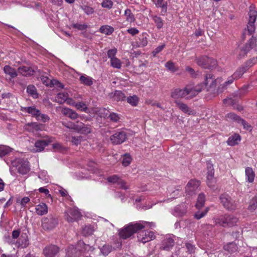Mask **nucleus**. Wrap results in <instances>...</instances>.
Here are the masks:
<instances>
[{"label":"nucleus","instance_id":"nucleus-19","mask_svg":"<svg viewBox=\"0 0 257 257\" xmlns=\"http://www.w3.org/2000/svg\"><path fill=\"white\" fill-rule=\"evenodd\" d=\"M42 124L37 122H29L24 125V129L29 132L38 131L42 129Z\"/></svg>","mask_w":257,"mask_h":257},{"label":"nucleus","instance_id":"nucleus-43","mask_svg":"<svg viewBox=\"0 0 257 257\" xmlns=\"http://www.w3.org/2000/svg\"><path fill=\"white\" fill-rule=\"evenodd\" d=\"M27 91L35 98H37L38 96V94L37 92V89L35 86L33 85H30L27 87Z\"/></svg>","mask_w":257,"mask_h":257},{"label":"nucleus","instance_id":"nucleus-39","mask_svg":"<svg viewBox=\"0 0 257 257\" xmlns=\"http://www.w3.org/2000/svg\"><path fill=\"white\" fill-rule=\"evenodd\" d=\"M152 19L155 22L156 26L158 29H160L163 28L164 26V21L160 17L156 15L153 16Z\"/></svg>","mask_w":257,"mask_h":257},{"label":"nucleus","instance_id":"nucleus-32","mask_svg":"<svg viewBox=\"0 0 257 257\" xmlns=\"http://www.w3.org/2000/svg\"><path fill=\"white\" fill-rule=\"evenodd\" d=\"M247 70V67H245L244 65H242L237 70L232 74L236 79L240 78L242 75L245 73Z\"/></svg>","mask_w":257,"mask_h":257},{"label":"nucleus","instance_id":"nucleus-50","mask_svg":"<svg viewBox=\"0 0 257 257\" xmlns=\"http://www.w3.org/2000/svg\"><path fill=\"white\" fill-rule=\"evenodd\" d=\"M38 113V115L36 118L37 120L42 121L43 122H46L50 119V117L48 115L41 113L40 111Z\"/></svg>","mask_w":257,"mask_h":257},{"label":"nucleus","instance_id":"nucleus-2","mask_svg":"<svg viewBox=\"0 0 257 257\" xmlns=\"http://www.w3.org/2000/svg\"><path fill=\"white\" fill-rule=\"evenodd\" d=\"M154 226L155 224L152 222L141 221L136 223H130L127 226L120 229L118 234L120 238L125 239L145 227L152 228Z\"/></svg>","mask_w":257,"mask_h":257},{"label":"nucleus","instance_id":"nucleus-59","mask_svg":"<svg viewBox=\"0 0 257 257\" xmlns=\"http://www.w3.org/2000/svg\"><path fill=\"white\" fill-rule=\"evenodd\" d=\"M165 66L169 70L172 72H175L177 71V69L175 66L174 63L170 61L166 63Z\"/></svg>","mask_w":257,"mask_h":257},{"label":"nucleus","instance_id":"nucleus-45","mask_svg":"<svg viewBox=\"0 0 257 257\" xmlns=\"http://www.w3.org/2000/svg\"><path fill=\"white\" fill-rule=\"evenodd\" d=\"M132 160L131 155L129 154H125L122 158V164L123 166L126 167L131 164Z\"/></svg>","mask_w":257,"mask_h":257},{"label":"nucleus","instance_id":"nucleus-49","mask_svg":"<svg viewBox=\"0 0 257 257\" xmlns=\"http://www.w3.org/2000/svg\"><path fill=\"white\" fill-rule=\"evenodd\" d=\"M80 8L87 15H90L94 13V9L88 6L83 5L81 6Z\"/></svg>","mask_w":257,"mask_h":257},{"label":"nucleus","instance_id":"nucleus-27","mask_svg":"<svg viewBox=\"0 0 257 257\" xmlns=\"http://www.w3.org/2000/svg\"><path fill=\"white\" fill-rule=\"evenodd\" d=\"M49 142L46 140H39L36 142L35 146L36 149V152H41L43 151L45 147L48 146Z\"/></svg>","mask_w":257,"mask_h":257},{"label":"nucleus","instance_id":"nucleus-3","mask_svg":"<svg viewBox=\"0 0 257 257\" xmlns=\"http://www.w3.org/2000/svg\"><path fill=\"white\" fill-rule=\"evenodd\" d=\"M238 221L237 217L231 214H225L214 219L215 225H218L223 227H232L236 225Z\"/></svg>","mask_w":257,"mask_h":257},{"label":"nucleus","instance_id":"nucleus-1","mask_svg":"<svg viewBox=\"0 0 257 257\" xmlns=\"http://www.w3.org/2000/svg\"><path fill=\"white\" fill-rule=\"evenodd\" d=\"M205 79L203 84H201L195 87L191 85L186 86L183 89H175L171 92V96L175 100L185 97L187 99H191L200 92L204 86H206L210 83V87H214L216 86V80L214 75L211 73L205 75Z\"/></svg>","mask_w":257,"mask_h":257},{"label":"nucleus","instance_id":"nucleus-10","mask_svg":"<svg viewBox=\"0 0 257 257\" xmlns=\"http://www.w3.org/2000/svg\"><path fill=\"white\" fill-rule=\"evenodd\" d=\"M13 166H16L18 172L22 175L26 174L30 170L29 162L23 159L13 163Z\"/></svg>","mask_w":257,"mask_h":257},{"label":"nucleus","instance_id":"nucleus-48","mask_svg":"<svg viewBox=\"0 0 257 257\" xmlns=\"http://www.w3.org/2000/svg\"><path fill=\"white\" fill-rule=\"evenodd\" d=\"M148 44V38L147 37V34L146 33H143L141 36L140 38V42L139 44V46L141 47H144L147 46Z\"/></svg>","mask_w":257,"mask_h":257},{"label":"nucleus","instance_id":"nucleus-63","mask_svg":"<svg viewBox=\"0 0 257 257\" xmlns=\"http://www.w3.org/2000/svg\"><path fill=\"white\" fill-rule=\"evenodd\" d=\"M165 45L164 44H162L160 46L157 47L153 52L152 54L153 56H156L157 54L160 53L161 51L163 50V49L165 48Z\"/></svg>","mask_w":257,"mask_h":257},{"label":"nucleus","instance_id":"nucleus-34","mask_svg":"<svg viewBox=\"0 0 257 257\" xmlns=\"http://www.w3.org/2000/svg\"><path fill=\"white\" fill-rule=\"evenodd\" d=\"M68 97L67 93L60 92L57 94L56 97V101L59 104H62L65 102Z\"/></svg>","mask_w":257,"mask_h":257},{"label":"nucleus","instance_id":"nucleus-6","mask_svg":"<svg viewBox=\"0 0 257 257\" xmlns=\"http://www.w3.org/2000/svg\"><path fill=\"white\" fill-rule=\"evenodd\" d=\"M251 49H253L257 51V35L252 36L248 42L246 43L241 48L239 54V58L243 57Z\"/></svg>","mask_w":257,"mask_h":257},{"label":"nucleus","instance_id":"nucleus-53","mask_svg":"<svg viewBox=\"0 0 257 257\" xmlns=\"http://www.w3.org/2000/svg\"><path fill=\"white\" fill-rule=\"evenodd\" d=\"M41 80L45 85H46L47 86H50L51 87L54 86V84L53 83V80H50L48 77L43 76L41 78Z\"/></svg>","mask_w":257,"mask_h":257},{"label":"nucleus","instance_id":"nucleus-23","mask_svg":"<svg viewBox=\"0 0 257 257\" xmlns=\"http://www.w3.org/2000/svg\"><path fill=\"white\" fill-rule=\"evenodd\" d=\"M186 212V209L184 204L177 206L174 210L173 215L176 216H182Z\"/></svg>","mask_w":257,"mask_h":257},{"label":"nucleus","instance_id":"nucleus-26","mask_svg":"<svg viewBox=\"0 0 257 257\" xmlns=\"http://www.w3.org/2000/svg\"><path fill=\"white\" fill-rule=\"evenodd\" d=\"M240 140V136L238 134H235L229 137L227 143L229 146H233L238 144Z\"/></svg>","mask_w":257,"mask_h":257},{"label":"nucleus","instance_id":"nucleus-40","mask_svg":"<svg viewBox=\"0 0 257 257\" xmlns=\"http://www.w3.org/2000/svg\"><path fill=\"white\" fill-rule=\"evenodd\" d=\"M113 28L107 25L102 26L100 28V32L101 33L107 35L111 34L113 32Z\"/></svg>","mask_w":257,"mask_h":257},{"label":"nucleus","instance_id":"nucleus-11","mask_svg":"<svg viewBox=\"0 0 257 257\" xmlns=\"http://www.w3.org/2000/svg\"><path fill=\"white\" fill-rule=\"evenodd\" d=\"M58 222L57 217L50 216L42 220V226L44 229L50 230L55 228Z\"/></svg>","mask_w":257,"mask_h":257},{"label":"nucleus","instance_id":"nucleus-24","mask_svg":"<svg viewBox=\"0 0 257 257\" xmlns=\"http://www.w3.org/2000/svg\"><path fill=\"white\" fill-rule=\"evenodd\" d=\"M77 248L81 252H88L89 251H92L94 249V247L92 246L86 244L82 241L78 242Z\"/></svg>","mask_w":257,"mask_h":257},{"label":"nucleus","instance_id":"nucleus-61","mask_svg":"<svg viewBox=\"0 0 257 257\" xmlns=\"http://www.w3.org/2000/svg\"><path fill=\"white\" fill-rule=\"evenodd\" d=\"M82 122L79 121H76V123L74 122L72 130L80 133L81 130L82 129L81 127V126H82Z\"/></svg>","mask_w":257,"mask_h":257},{"label":"nucleus","instance_id":"nucleus-14","mask_svg":"<svg viewBox=\"0 0 257 257\" xmlns=\"http://www.w3.org/2000/svg\"><path fill=\"white\" fill-rule=\"evenodd\" d=\"M138 240L145 243L155 238L154 233L151 231H143L138 235Z\"/></svg>","mask_w":257,"mask_h":257},{"label":"nucleus","instance_id":"nucleus-56","mask_svg":"<svg viewBox=\"0 0 257 257\" xmlns=\"http://www.w3.org/2000/svg\"><path fill=\"white\" fill-rule=\"evenodd\" d=\"M75 106L77 109H79L84 111H86L88 109L86 104L83 102H79L75 103Z\"/></svg>","mask_w":257,"mask_h":257},{"label":"nucleus","instance_id":"nucleus-29","mask_svg":"<svg viewBox=\"0 0 257 257\" xmlns=\"http://www.w3.org/2000/svg\"><path fill=\"white\" fill-rule=\"evenodd\" d=\"M246 179L249 183H252L254 181L255 174L252 168L247 167L245 169Z\"/></svg>","mask_w":257,"mask_h":257},{"label":"nucleus","instance_id":"nucleus-58","mask_svg":"<svg viewBox=\"0 0 257 257\" xmlns=\"http://www.w3.org/2000/svg\"><path fill=\"white\" fill-rule=\"evenodd\" d=\"M256 63H257V57H253L251 59L248 60L247 61H246L244 66L245 67H247L248 69L249 67H251Z\"/></svg>","mask_w":257,"mask_h":257},{"label":"nucleus","instance_id":"nucleus-60","mask_svg":"<svg viewBox=\"0 0 257 257\" xmlns=\"http://www.w3.org/2000/svg\"><path fill=\"white\" fill-rule=\"evenodd\" d=\"M108 117L110 118V120L114 122L118 121L120 118L118 115L114 112L110 113Z\"/></svg>","mask_w":257,"mask_h":257},{"label":"nucleus","instance_id":"nucleus-20","mask_svg":"<svg viewBox=\"0 0 257 257\" xmlns=\"http://www.w3.org/2000/svg\"><path fill=\"white\" fill-rule=\"evenodd\" d=\"M62 113L72 119H76L78 116V114L73 110L69 108H63L61 110Z\"/></svg>","mask_w":257,"mask_h":257},{"label":"nucleus","instance_id":"nucleus-25","mask_svg":"<svg viewBox=\"0 0 257 257\" xmlns=\"http://www.w3.org/2000/svg\"><path fill=\"white\" fill-rule=\"evenodd\" d=\"M36 211L37 214L43 215L48 212L47 205L44 203H41L36 207Z\"/></svg>","mask_w":257,"mask_h":257},{"label":"nucleus","instance_id":"nucleus-31","mask_svg":"<svg viewBox=\"0 0 257 257\" xmlns=\"http://www.w3.org/2000/svg\"><path fill=\"white\" fill-rule=\"evenodd\" d=\"M114 248L109 244H105L101 248H100V252L103 255H107Z\"/></svg>","mask_w":257,"mask_h":257},{"label":"nucleus","instance_id":"nucleus-64","mask_svg":"<svg viewBox=\"0 0 257 257\" xmlns=\"http://www.w3.org/2000/svg\"><path fill=\"white\" fill-rule=\"evenodd\" d=\"M117 50L116 49H110L107 51V56L110 60L112 58H116L115 55L116 53Z\"/></svg>","mask_w":257,"mask_h":257},{"label":"nucleus","instance_id":"nucleus-52","mask_svg":"<svg viewBox=\"0 0 257 257\" xmlns=\"http://www.w3.org/2000/svg\"><path fill=\"white\" fill-rule=\"evenodd\" d=\"M72 27L78 30L82 31L88 28V25L85 24H81L78 23L73 24Z\"/></svg>","mask_w":257,"mask_h":257},{"label":"nucleus","instance_id":"nucleus-46","mask_svg":"<svg viewBox=\"0 0 257 257\" xmlns=\"http://www.w3.org/2000/svg\"><path fill=\"white\" fill-rule=\"evenodd\" d=\"M139 98L136 95L130 96L127 98V101L131 105L134 106L137 105L139 102Z\"/></svg>","mask_w":257,"mask_h":257},{"label":"nucleus","instance_id":"nucleus-5","mask_svg":"<svg viewBox=\"0 0 257 257\" xmlns=\"http://www.w3.org/2000/svg\"><path fill=\"white\" fill-rule=\"evenodd\" d=\"M196 61L199 66L205 69H213L217 65L216 60L206 56H202L196 58Z\"/></svg>","mask_w":257,"mask_h":257},{"label":"nucleus","instance_id":"nucleus-38","mask_svg":"<svg viewBox=\"0 0 257 257\" xmlns=\"http://www.w3.org/2000/svg\"><path fill=\"white\" fill-rule=\"evenodd\" d=\"M124 16L126 21L130 23H133L135 21L136 19L134 15L132 13L131 10L127 9L125 10Z\"/></svg>","mask_w":257,"mask_h":257},{"label":"nucleus","instance_id":"nucleus-12","mask_svg":"<svg viewBox=\"0 0 257 257\" xmlns=\"http://www.w3.org/2000/svg\"><path fill=\"white\" fill-rule=\"evenodd\" d=\"M174 239L171 235H168L164 237L161 242L160 249L161 250L168 251L174 245Z\"/></svg>","mask_w":257,"mask_h":257},{"label":"nucleus","instance_id":"nucleus-13","mask_svg":"<svg viewBox=\"0 0 257 257\" xmlns=\"http://www.w3.org/2000/svg\"><path fill=\"white\" fill-rule=\"evenodd\" d=\"M59 247L55 245L51 244L46 246L43 249L45 257H55L59 252Z\"/></svg>","mask_w":257,"mask_h":257},{"label":"nucleus","instance_id":"nucleus-47","mask_svg":"<svg viewBox=\"0 0 257 257\" xmlns=\"http://www.w3.org/2000/svg\"><path fill=\"white\" fill-rule=\"evenodd\" d=\"M110 64L113 68L120 69L121 67V62L118 58H113L110 60Z\"/></svg>","mask_w":257,"mask_h":257},{"label":"nucleus","instance_id":"nucleus-15","mask_svg":"<svg viewBox=\"0 0 257 257\" xmlns=\"http://www.w3.org/2000/svg\"><path fill=\"white\" fill-rule=\"evenodd\" d=\"M200 185L199 181L195 180H190L187 184L185 190L189 195H192L195 193V190Z\"/></svg>","mask_w":257,"mask_h":257},{"label":"nucleus","instance_id":"nucleus-54","mask_svg":"<svg viewBox=\"0 0 257 257\" xmlns=\"http://www.w3.org/2000/svg\"><path fill=\"white\" fill-rule=\"evenodd\" d=\"M82 126L81 127L82 129L81 130L80 133L85 134H87L91 133V128L90 125L85 124L82 123Z\"/></svg>","mask_w":257,"mask_h":257},{"label":"nucleus","instance_id":"nucleus-55","mask_svg":"<svg viewBox=\"0 0 257 257\" xmlns=\"http://www.w3.org/2000/svg\"><path fill=\"white\" fill-rule=\"evenodd\" d=\"M185 246L187 249V252L189 254H192L195 252L196 247L194 245L189 242H187L185 243Z\"/></svg>","mask_w":257,"mask_h":257},{"label":"nucleus","instance_id":"nucleus-57","mask_svg":"<svg viewBox=\"0 0 257 257\" xmlns=\"http://www.w3.org/2000/svg\"><path fill=\"white\" fill-rule=\"evenodd\" d=\"M113 6V2L111 0H103L101 3L103 8L110 9Z\"/></svg>","mask_w":257,"mask_h":257},{"label":"nucleus","instance_id":"nucleus-36","mask_svg":"<svg viewBox=\"0 0 257 257\" xmlns=\"http://www.w3.org/2000/svg\"><path fill=\"white\" fill-rule=\"evenodd\" d=\"M76 248L73 246H70L67 250L66 255L68 257H78L80 254V252H77Z\"/></svg>","mask_w":257,"mask_h":257},{"label":"nucleus","instance_id":"nucleus-33","mask_svg":"<svg viewBox=\"0 0 257 257\" xmlns=\"http://www.w3.org/2000/svg\"><path fill=\"white\" fill-rule=\"evenodd\" d=\"M223 248L230 253H233L237 250V246L234 242H231L224 245Z\"/></svg>","mask_w":257,"mask_h":257},{"label":"nucleus","instance_id":"nucleus-37","mask_svg":"<svg viewBox=\"0 0 257 257\" xmlns=\"http://www.w3.org/2000/svg\"><path fill=\"white\" fill-rule=\"evenodd\" d=\"M236 79L234 77H233V75L228 78V79L226 81H225L222 85L221 87H219L218 89V93L222 92L224 89H225L227 86L231 84L233 81Z\"/></svg>","mask_w":257,"mask_h":257},{"label":"nucleus","instance_id":"nucleus-16","mask_svg":"<svg viewBox=\"0 0 257 257\" xmlns=\"http://www.w3.org/2000/svg\"><path fill=\"white\" fill-rule=\"evenodd\" d=\"M107 181L112 183H116L120 186L121 188L126 190L128 187L126 185V183L122 179H120L117 175H113L107 178Z\"/></svg>","mask_w":257,"mask_h":257},{"label":"nucleus","instance_id":"nucleus-22","mask_svg":"<svg viewBox=\"0 0 257 257\" xmlns=\"http://www.w3.org/2000/svg\"><path fill=\"white\" fill-rule=\"evenodd\" d=\"M18 72L22 75L27 76L33 75L35 71L34 69L30 67L21 66L19 67Z\"/></svg>","mask_w":257,"mask_h":257},{"label":"nucleus","instance_id":"nucleus-51","mask_svg":"<svg viewBox=\"0 0 257 257\" xmlns=\"http://www.w3.org/2000/svg\"><path fill=\"white\" fill-rule=\"evenodd\" d=\"M226 117L230 119L233 120L234 121H237V122H240L241 119H242L240 116L236 115L234 113H229L227 114Z\"/></svg>","mask_w":257,"mask_h":257},{"label":"nucleus","instance_id":"nucleus-8","mask_svg":"<svg viewBox=\"0 0 257 257\" xmlns=\"http://www.w3.org/2000/svg\"><path fill=\"white\" fill-rule=\"evenodd\" d=\"M81 214L77 208L73 207L67 210L65 212V219L69 222H73L79 219Z\"/></svg>","mask_w":257,"mask_h":257},{"label":"nucleus","instance_id":"nucleus-30","mask_svg":"<svg viewBox=\"0 0 257 257\" xmlns=\"http://www.w3.org/2000/svg\"><path fill=\"white\" fill-rule=\"evenodd\" d=\"M4 71L6 74L9 75L11 78H15L18 75L16 70L9 65L4 67Z\"/></svg>","mask_w":257,"mask_h":257},{"label":"nucleus","instance_id":"nucleus-28","mask_svg":"<svg viewBox=\"0 0 257 257\" xmlns=\"http://www.w3.org/2000/svg\"><path fill=\"white\" fill-rule=\"evenodd\" d=\"M79 80L81 83L86 86H91L93 84V78L85 74L80 77Z\"/></svg>","mask_w":257,"mask_h":257},{"label":"nucleus","instance_id":"nucleus-35","mask_svg":"<svg viewBox=\"0 0 257 257\" xmlns=\"http://www.w3.org/2000/svg\"><path fill=\"white\" fill-rule=\"evenodd\" d=\"M12 151L10 147L5 145H0V157L2 158L9 154Z\"/></svg>","mask_w":257,"mask_h":257},{"label":"nucleus","instance_id":"nucleus-9","mask_svg":"<svg viewBox=\"0 0 257 257\" xmlns=\"http://www.w3.org/2000/svg\"><path fill=\"white\" fill-rule=\"evenodd\" d=\"M127 139L126 133L124 131H118L111 135L110 140L113 145H119Z\"/></svg>","mask_w":257,"mask_h":257},{"label":"nucleus","instance_id":"nucleus-18","mask_svg":"<svg viewBox=\"0 0 257 257\" xmlns=\"http://www.w3.org/2000/svg\"><path fill=\"white\" fill-rule=\"evenodd\" d=\"M174 103L176 104V106L184 113L189 115L193 114L194 113V111L189 108L186 104L182 102L179 100H175Z\"/></svg>","mask_w":257,"mask_h":257},{"label":"nucleus","instance_id":"nucleus-7","mask_svg":"<svg viewBox=\"0 0 257 257\" xmlns=\"http://www.w3.org/2000/svg\"><path fill=\"white\" fill-rule=\"evenodd\" d=\"M219 199L222 205L225 208L228 210H234L236 209V203L231 197L226 193L220 195Z\"/></svg>","mask_w":257,"mask_h":257},{"label":"nucleus","instance_id":"nucleus-42","mask_svg":"<svg viewBox=\"0 0 257 257\" xmlns=\"http://www.w3.org/2000/svg\"><path fill=\"white\" fill-rule=\"evenodd\" d=\"M125 98L124 94L120 90H115L113 94V98L117 101H122Z\"/></svg>","mask_w":257,"mask_h":257},{"label":"nucleus","instance_id":"nucleus-44","mask_svg":"<svg viewBox=\"0 0 257 257\" xmlns=\"http://www.w3.org/2000/svg\"><path fill=\"white\" fill-rule=\"evenodd\" d=\"M216 180L214 177V175H207V184L209 187L212 189H214L215 187Z\"/></svg>","mask_w":257,"mask_h":257},{"label":"nucleus","instance_id":"nucleus-41","mask_svg":"<svg viewBox=\"0 0 257 257\" xmlns=\"http://www.w3.org/2000/svg\"><path fill=\"white\" fill-rule=\"evenodd\" d=\"M205 201V195L203 193H200L199 194L197 203L196 204V207L199 209L202 206H203Z\"/></svg>","mask_w":257,"mask_h":257},{"label":"nucleus","instance_id":"nucleus-21","mask_svg":"<svg viewBox=\"0 0 257 257\" xmlns=\"http://www.w3.org/2000/svg\"><path fill=\"white\" fill-rule=\"evenodd\" d=\"M21 110L22 111L27 112L32 115L33 117H37L40 110L37 109L35 106L29 107H22Z\"/></svg>","mask_w":257,"mask_h":257},{"label":"nucleus","instance_id":"nucleus-17","mask_svg":"<svg viewBox=\"0 0 257 257\" xmlns=\"http://www.w3.org/2000/svg\"><path fill=\"white\" fill-rule=\"evenodd\" d=\"M29 244L28 236L26 233H22L20 237L16 242V245L19 248H26Z\"/></svg>","mask_w":257,"mask_h":257},{"label":"nucleus","instance_id":"nucleus-62","mask_svg":"<svg viewBox=\"0 0 257 257\" xmlns=\"http://www.w3.org/2000/svg\"><path fill=\"white\" fill-rule=\"evenodd\" d=\"M157 7L162 8L161 13L162 15H165L166 14L168 7L167 2H165L163 4H162L161 5L158 6Z\"/></svg>","mask_w":257,"mask_h":257},{"label":"nucleus","instance_id":"nucleus-4","mask_svg":"<svg viewBox=\"0 0 257 257\" xmlns=\"http://www.w3.org/2000/svg\"><path fill=\"white\" fill-rule=\"evenodd\" d=\"M249 20L247 25V29L245 30V32L243 34L244 36L247 33L248 35H252L255 31V27L254 22L256 19L257 11L253 5L250 6L249 8Z\"/></svg>","mask_w":257,"mask_h":257}]
</instances>
